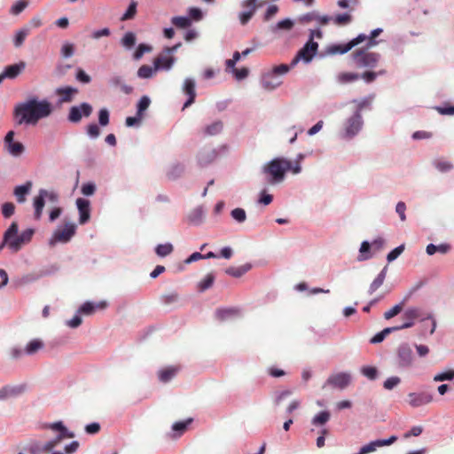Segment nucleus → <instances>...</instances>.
Listing matches in <instances>:
<instances>
[{"label": "nucleus", "mask_w": 454, "mask_h": 454, "mask_svg": "<svg viewBox=\"0 0 454 454\" xmlns=\"http://www.w3.org/2000/svg\"><path fill=\"white\" fill-rule=\"evenodd\" d=\"M337 82L340 84L354 82L360 79V74L353 72H342L337 75Z\"/></svg>", "instance_id": "nucleus-38"}, {"label": "nucleus", "mask_w": 454, "mask_h": 454, "mask_svg": "<svg viewBox=\"0 0 454 454\" xmlns=\"http://www.w3.org/2000/svg\"><path fill=\"white\" fill-rule=\"evenodd\" d=\"M401 382V379L398 376H392L387 378L384 383L383 387L387 390H392L396 387Z\"/></svg>", "instance_id": "nucleus-60"}, {"label": "nucleus", "mask_w": 454, "mask_h": 454, "mask_svg": "<svg viewBox=\"0 0 454 454\" xmlns=\"http://www.w3.org/2000/svg\"><path fill=\"white\" fill-rule=\"evenodd\" d=\"M223 127V125L221 121H215L205 127L204 134L207 136H215L222 131Z\"/></svg>", "instance_id": "nucleus-44"}, {"label": "nucleus", "mask_w": 454, "mask_h": 454, "mask_svg": "<svg viewBox=\"0 0 454 454\" xmlns=\"http://www.w3.org/2000/svg\"><path fill=\"white\" fill-rule=\"evenodd\" d=\"M231 216L238 223H243L247 220V213L241 207H236L231 211Z\"/></svg>", "instance_id": "nucleus-53"}, {"label": "nucleus", "mask_w": 454, "mask_h": 454, "mask_svg": "<svg viewBox=\"0 0 454 454\" xmlns=\"http://www.w3.org/2000/svg\"><path fill=\"white\" fill-rule=\"evenodd\" d=\"M301 20L305 22H309L311 20H317L321 25H326L332 20V18L327 15H319L317 12H312L304 14Z\"/></svg>", "instance_id": "nucleus-35"}, {"label": "nucleus", "mask_w": 454, "mask_h": 454, "mask_svg": "<svg viewBox=\"0 0 454 454\" xmlns=\"http://www.w3.org/2000/svg\"><path fill=\"white\" fill-rule=\"evenodd\" d=\"M196 83L194 79L192 78H185L183 83L182 90L188 97L187 100L184 102L183 109L189 107L195 101L196 98V90H195Z\"/></svg>", "instance_id": "nucleus-19"}, {"label": "nucleus", "mask_w": 454, "mask_h": 454, "mask_svg": "<svg viewBox=\"0 0 454 454\" xmlns=\"http://www.w3.org/2000/svg\"><path fill=\"white\" fill-rule=\"evenodd\" d=\"M152 51H153V47L150 44L140 43V44H138L135 52L133 53V59L135 60H139L140 59H142L144 54L149 53Z\"/></svg>", "instance_id": "nucleus-51"}, {"label": "nucleus", "mask_w": 454, "mask_h": 454, "mask_svg": "<svg viewBox=\"0 0 454 454\" xmlns=\"http://www.w3.org/2000/svg\"><path fill=\"white\" fill-rule=\"evenodd\" d=\"M291 67L281 64L274 67L271 70L265 72L261 78V85L267 91H272L282 84L281 76L287 74Z\"/></svg>", "instance_id": "nucleus-6"}, {"label": "nucleus", "mask_w": 454, "mask_h": 454, "mask_svg": "<svg viewBox=\"0 0 454 454\" xmlns=\"http://www.w3.org/2000/svg\"><path fill=\"white\" fill-rule=\"evenodd\" d=\"M373 255H374V252L372 251L370 242L367 240L363 241L360 245L357 261L358 262L367 261V260H370L371 258H372Z\"/></svg>", "instance_id": "nucleus-30"}, {"label": "nucleus", "mask_w": 454, "mask_h": 454, "mask_svg": "<svg viewBox=\"0 0 454 454\" xmlns=\"http://www.w3.org/2000/svg\"><path fill=\"white\" fill-rule=\"evenodd\" d=\"M108 85L112 88H120L125 94H130L133 88L124 82L122 76L119 74H112L108 79Z\"/></svg>", "instance_id": "nucleus-23"}, {"label": "nucleus", "mask_w": 454, "mask_h": 454, "mask_svg": "<svg viewBox=\"0 0 454 454\" xmlns=\"http://www.w3.org/2000/svg\"><path fill=\"white\" fill-rule=\"evenodd\" d=\"M26 391V385H6L0 388V401L15 398Z\"/></svg>", "instance_id": "nucleus-18"}, {"label": "nucleus", "mask_w": 454, "mask_h": 454, "mask_svg": "<svg viewBox=\"0 0 454 454\" xmlns=\"http://www.w3.org/2000/svg\"><path fill=\"white\" fill-rule=\"evenodd\" d=\"M171 23L178 28H187L192 25V20L186 16H175L171 19Z\"/></svg>", "instance_id": "nucleus-46"}, {"label": "nucleus", "mask_w": 454, "mask_h": 454, "mask_svg": "<svg viewBox=\"0 0 454 454\" xmlns=\"http://www.w3.org/2000/svg\"><path fill=\"white\" fill-rule=\"evenodd\" d=\"M31 188L32 183L30 181L15 187L13 193L19 203H24L26 201V196L29 193Z\"/></svg>", "instance_id": "nucleus-29"}, {"label": "nucleus", "mask_w": 454, "mask_h": 454, "mask_svg": "<svg viewBox=\"0 0 454 454\" xmlns=\"http://www.w3.org/2000/svg\"><path fill=\"white\" fill-rule=\"evenodd\" d=\"M137 2L135 1H131L127 11L125 12V13L122 15L121 17V20H131L134 18V16L136 15L137 13Z\"/></svg>", "instance_id": "nucleus-59"}, {"label": "nucleus", "mask_w": 454, "mask_h": 454, "mask_svg": "<svg viewBox=\"0 0 454 454\" xmlns=\"http://www.w3.org/2000/svg\"><path fill=\"white\" fill-rule=\"evenodd\" d=\"M28 452L30 454H42L43 452H46L44 450V444H41L36 441H32L28 446Z\"/></svg>", "instance_id": "nucleus-62"}, {"label": "nucleus", "mask_w": 454, "mask_h": 454, "mask_svg": "<svg viewBox=\"0 0 454 454\" xmlns=\"http://www.w3.org/2000/svg\"><path fill=\"white\" fill-rule=\"evenodd\" d=\"M192 419H188L185 421H178L173 424L172 430L176 433V436H180L187 429L188 426L192 423Z\"/></svg>", "instance_id": "nucleus-52"}, {"label": "nucleus", "mask_w": 454, "mask_h": 454, "mask_svg": "<svg viewBox=\"0 0 454 454\" xmlns=\"http://www.w3.org/2000/svg\"><path fill=\"white\" fill-rule=\"evenodd\" d=\"M287 171L294 175L301 172V167L298 164H290V160L284 157H277L266 162L262 167V173L266 176V181L270 184L282 183Z\"/></svg>", "instance_id": "nucleus-2"}, {"label": "nucleus", "mask_w": 454, "mask_h": 454, "mask_svg": "<svg viewBox=\"0 0 454 454\" xmlns=\"http://www.w3.org/2000/svg\"><path fill=\"white\" fill-rule=\"evenodd\" d=\"M367 35L364 34H360L348 43L345 44H333L327 48V52L332 55L335 54H344L349 51L353 47L358 45L359 43L365 41Z\"/></svg>", "instance_id": "nucleus-14"}, {"label": "nucleus", "mask_w": 454, "mask_h": 454, "mask_svg": "<svg viewBox=\"0 0 454 454\" xmlns=\"http://www.w3.org/2000/svg\"><path fill=\"white\" fill-rule=\"evenodd\" d=\"M43 429H51L53 432L58 433L57 435L44 443V450L51 451L56 446H58L64 439H71L74 437V434L69 431L62 421H56L53 423H45L42 425Z\"/></svg>", "instance_id": "nucleus-8"}, {"label": "nucleus", "mask_w": 454, "mask_h": 454, "mask_svg": "<svg viewBox=\"0 0 454 454\" xmlns=\"http://www.w3.org/2000/svg\"><path fill=\"white\" fill-rule=\"evenodd\" d=\"M364 123L363 115L353 113L343 120L338 131L339 137L345 141L352 140L362 131Z\"/></svg>", "instance_id": "nucleus-5"}, {"label": "nucleus", "mask_w": 454, "mask_h": 454, "mask_svg": "<svg viewBox=\"0 0 454 454\" xmlns=\"http://www.w3.org/2000/svg\"><path fill=\"white\" fill-rule=\"evenodd\" d=\"M159 61H153V67L148 65L141 66L137 70V76L141 79L152 78L157 72V64Z\"/></svg>", "instance_id": "nucleus-32"}, {"label": "nucleus", "mask_w": 454, "mask_h": 454, "mask_svg": "<svg viewBox=\"0 0 454 454\" xmlns=\"http://www.w3.org/2000/svg\"><path fill=\"white\" fill-rule=\"evenodd\" d=\"M27 6V2L26 0H20L16 2L11 8V13L13 15H18L22 12Z\"/></svg>", "instance_id": "nucleus-64"}, {"label": "nucleus", "mask_w": 454, "mask_h": 454, "mask_svg": "<svg viewBox=\"0 0 454 454\" xmlns=\"http://www.w3.org/2000/svg\"><path fill=\"white\" fill-rule=\"evenodd\" d=\"M43 348L44 342L41 339H33L27 343L24 352L27 356H34Z\"/></svg>", "instance_id": "nucleus-28"}, {"label": "nucleus", "mask_w": 454, "mask_h": 454, "mask_svg": "<svg viewBox=\"0 0 454 454\" xmlns=\"http://www.w3.org/2000/svg\"><path fill=\"white\" fill-rule=\"evenodd\" d=\"M215 281V275L213 273H208L206 275L204 279H202L199 284V289L200 292H204L209 287L212 286Z\"/></svg>", "instance_id": "nucleus-57"}, {"label": "nucleus", "mask_w": 454, "mask_h": 454, "mask_svg": "<svg viewBox=\"0 0 454 454\" xmlns=\"http://www.w3.org/2000/svg\"><path fill=\"white\" fill-rule=\"evenodd\" d=\"M153 61H159L157 66V71L166 70L168 71L172 68L175 64L176 59L171 56L160 55Z\"/></svg>", "instance_id": "nucleus-31"}, {"label": "nucleus", "mask_w": 454, "mask_h": 454, "mask_svg": "<svg viewBox=\"0 0 454 454\" xmlns=\"http://www.w3.org/2000/svg\"><path fill=\"white\" fill-rule=\"evenodd\" d=\"M77 93L78 90L70 86L60 87L56 90V94L59 96V103L71 102L73 100L74 96Z\"/></svg>", "instance_id": "nucleus-25"}, {"label": "nucleus", "mask_w": 454, "mask_h": 454, "mask_svg": "<svg viewBox=\"0 0 454 454\" xmlns=\"http://www.w3.org/2000/svg\"><path fill=\"white\" fill-rule=\"evenodd\" d=\"M75 203L79 212V223L80 224H85L90 218V203L88 200L82 198H78Z\"/></svg>", "instance_id": "nucleus-21"}, {"label": "nucleus", "mask_w": 454, "mask_h": 454, "mask_svg": "<svg viewBox=\"0 0 454 454\" xmlns=\"http://www.w3.org/2000/svg\"><path fill=\"white\" fill-rule=\"evenodd\" d=\"M453 379H454V371L453 370L440 372L434 376V380L436 382L445 381V380H452Z\"/></svg>", "instance_id": "nucleus-63"}, {"label": "nucleus", "mask_w": 454, "mask_h": 454, "mask_svg": "<svg viewBox=\"0 0 454 454\" xmlns=\"http://www.w3.org/2000/svg\"><path fill=\"white\" fill-rule=\"evenodd\" d=\"M241 6L245 8V10L239 14V20L242 25H246L255 13L257 6L250 5L245 2L241 3Z\"/></svg>", "instance_id": "nucleus-27"}, {"label": "nucleus", "mask_w": 454, "mask_h": 454, "mask_svg": "<svg viewBox=\"0 0 454 454\" xmlns=\"http://www.w3.org/2000/svg\"><path fill=\"white\" fill-rule=\"evenodd\" d=\"M450 247L448 244H440V245H434V244H428L427 246L426 251L427 254L429 255H433L435 253L440 254H446L450 251Z\"/></svg>", "instance_id": "nucleus-41"}, {"label": "nucleus", "mask_w": 454, "mask_h": 454, "mask_svg": "<svg viewBox=\"0 0 454 454\" xmlns=\"http://www.w3.org/2000/svg\"><path fill=\"white\" fill-rule=\"evenodd\" d=\"M74 54V44L70 42L63 43L60 49V55L64 59H69Z\"/></svg>", "instance_id": "nucleus-54"}, {"label": "nucleus", "mask_w": 454, "mask_h": 454, "mask_svg": "<svg viewBox=\"0 0 454 454\" xmlns=\"http://www.w3.org/2000/svg\"><path fill=\"white\" fill-rule=\"evenodd\" d=\"M406 300H403L400 303L395 304L394 307H392L390 309L387 310L384 313V318L386 320H389L398 315L403 309Z\"/></svg>", "instance_id": "nucleus-49"}, {"label": "nucleus", "mask_w": 454, "mask_h": 454, "mask_svg": "<svg viewBox=\"0 0 454 454\" xmlns=\"http://www.w3.org/2000/svg\"><path fill=\"white\" fill-rule=\"evenodd\" d=\"M59 200V193L53 190L40 189L38 194L34 197V218L40 220L43 215V207L46 201L50 203H58Z\"/></svg>", "instance_id": "nucleus-9"}, {"label": "nucleus", "mask_w": 454, "mask_h": 454, "mask_svg": "<svg viewBox=\"0 0 454 454\" xmlns=\"http://www.w3.org/2000/svg\"><path fill=\"white\" fill-rule=\"evenodd\" d=\"M205 216V212L202 207H197L188 215V221L193 225H200L202 223Z\"/></svg>", "instance_id": "nucleus-34"}, {"label": "nucleus", "mask_w": 454, "mask_h": 454, "mask_svg": "<svg viewBox=\"0 0 454 454\" xmlns=\"http://www.w3.org/2000/svg\"><path fill=\"white\" fill-rule=\"evenodd\" d=\"M317 43L314 42V40H309L297 52L296 56L291 61L289 66L294 67L300 60H302L304 63H309L317 54Z\"/></svg>", "instance_id": "nucleus-11"}, {"label": "nucleus", "mask_w": 454, "mask_h": 454, "mask_svg": "<svg viewBox=\"0 0 454 454\" xmlns=\"http://www.w3.org/2000/svg\"><path fill=\"white\" fill-rule=\"evenodd\" d=\"M173 246L170 243L160 244L155 247V253L160 257H165L173 252Z\"/></svg>", "instance_id": "nucleus-55"}, {"label": "nucleus", "mask_w": 454, "mask_h": 454, "mask_svg": "<svg viewBox=\"0 0 454 454\" xmlns=\"http://www.w3.org/2000/svg\"><path fill=\"white\" fill-rule=\"evenodd\" d=\"M176 373V369L174 367H169V368L161 370L159 372V379L161 382L166 383V382L169 381L172 378H174Z\"/></svg>", "instance_id": "nucleus-56"}, {"label": "nucleus", "mask_w": 454, "mask_h": 454, "mask_svg": "<svg viewBox=\"0 0 454 454\" xmlns=\"http://www.w3.org/2000/svg\"><path fill=\"white\" fill-rule=\"evenodd\" d=\"M34 233L35 230L28 228L19 234V225L16 222H12L4 233V243H7L12 252L17 253L31 241Z\"/></svg>", "instance_id": "nucleus-3"}, {"label": "nucleus", "mask_w": 454, "mask_h": 454, "mask_svg": "<svg viewBox=\"0 0 454 454\" xmlns=\"http://www.w3.org/2000/svg\"><path fill=\"white\" fill-rule=\"evenodd\" d=\"M76 232V225L74 223H66L64 227L58 228L52 234V237L50 240L51 245H54L55 243H67L71 240V239L74 236Z\"/></svg>", "instance_id": "nucleus-12"}, {"label": "nucleus", "mask_w": 454, "mask_h": 454, "mask_svg": "<svg viewBox=\"0 0 454 454\" xmlns=\"http://www.w3.org/2000/svg\"><path fill=\"white\" fill-rule=\"evenodd\" d=\"M184 165L182 163H174L172 164L168 171L167 176L169 179H176L182 176L184 171Z\"/></svg>", "instance_id": "nucleus-39"}, {"label": "nucleus", "mask_w": 454, "mask_h": 454, "mask_svg": "<svg viewBox=\"0 0 454 454\" xmlns=\"http://www.w3.org/2000/svg\"><path fill=\"white\" fill-rule=\"evenodd\" d=\"M217 157V152L212 148H204L197 155V161L200 167L212 163Z\"/></svg>", "instance_id": "nucleus-22"}, {"label": "nucleus", "mask_w": 454, "mask_h": 454, "mask_svg": "<svg viewBox=\"0 0 454 454\" xmlns=\"http://www.w3.org/2000/svg\"><path fill=\"white\" fill-rule=\"evenodd\" d=\"M397 331V328H395V326L392 327H387L383 329L381 332L376 333L371 340L370 343L372 344H378L382 342L385 338L391 333H394Z\"/></svg>", "instance_id": "nucleus-42"}, {"label": "nucleus", "mask_w": 454, "mask_h": 454, "mask_svg": "<svg viewBox=\"0 0 454 454\" xmlns=\"http://www.w3.org/2000/svg\"><path fill=\"white\" fill-rule=\"evenodd\" d=\"M387 271V266H385L381 271L378 274L375 279L372 282L369 286L368 293L369 294H372L376 292L384 283Z\"/></svg>", "instance_id": "nucleus-33"}, {"label": "nucleus", "mask_w": 454, "mask_h": 454, "mask_svg": "<svg viewBox=\"0 0 454 454\" xmlns=\"http://www.w3.org/2000/svg\"><path fill=\"white\" fill-rule=\"evenodd\" d=\"M137 42L136 35L129 31L124 34L123 37L121 40V44L126 49V50H131Z\"/></svg>", "instance_id": "nucleus-43"}, {"label": "nucleus", "mask_w": 454, "mask_h": 454, "mask_svg": "<svg viewBox=\"0 0 454 454\" xmlns=\"http://www.w3.org/2000/svg\"><path fill=\"white\" fill-rule=\"evenodd\" d=\"M396 365L399 369H409L413 365L414 356L408 343H402L396 349Z\"/></svg>", "instance_id": "nucleus-10"}, {"label": "nucleus", "mask_w": 454, "mask_h": 454, "mask_svg": "<svg viewBox=\"0 0 454 454\" xmlns=\"http://www.w3.org/2000/svg\"><path fill=\"white\" fill-rule=\"evenodd\" d=\"M362 374L371 380H373L378 376V370L373 366H364L361 369Z\"/></svg>", "instance_id": "nucleus-61"}, {"label": "nucleus", "mask_w": 454, "mask_h": 454, "mask_svg": "<svg viewBox=\"0 0 454 454\" xmlns=\"http://www.w3.org/2000/svg\"><path fill=\"white\" fill-rule=\"evenodd\" d=\"M252 268V265L250 263H245L239 267H229L225 270L226 274L234 277V278H240L244 274H246L247 271H249Z\"/></svg>", "instance_id": "nucleus-36"}, {"label": "nucleus", "mask_w": 454, "mask_h": 454, "mask_svg": "<svg viewBox=\"0 0 454 454\" xmlns=\"http://www.w3.org/2000/svg\"><path fill=\"white\" fill-rule=\"evenodd\" d=\"M150 104L151 99L148 96L141 97L137 105V114L143 117L144 113L148 109Z\"/></svg>", "instance_id": "nucleus-50"}, {"label": "nucleus", "mask_w": 454, "mask_h": 454, "mask_svg": "<svg viewBox=\"0 0 454 454\" xmlns=\"http://www.w3.org/2000/svg\"><path fill=\"white\" fill-rule=\"evenodd\" d=\"M15 133L12 130L7 132L4 137V148L13 157H20L25 151V146L20 142L14 141Z\"/></svg>", "instance_id": "nucleus-16"}, {"label": "nucleus", "mask_w": 454, "mask_h": 454, "mask_svg": "<svg viewBox=\"0 0 454 454\" xmlns=\"http://www.w3.org/2000/svg\"><path fill=\"white\" fill-rule=\"evenodd\" d=\"M107 306L106 301H99L98 303H94L91 301L84 302L78 309V313L84 315H91L95 312L97 309H103Z\"/></svg>", "instance_id": "nucleus-26"}, {"label": "nucleus", "mask_w": 454, "mask_h": 454, "mask_svg": "<svg viewBox=\"0 0 454 454\" xmlns=\"http://www.w3.org/2000/svg\"><path fill=\"white\" fill-rule=\"evenodd\" d=\"M91 113L92 106L89 103L83 102L70 108L67 119L73 123H78L83 116L89 117Z\"/></svg>", "instance_id": "nucleus-15"}, {"label": "nucleus", "mask_w": 454, "mask_h": 454, "mask_svg": "<svg viewBox=\"0 0 454 454\" xmlns=\"http://www.w3.org/2000/svg\"><path fill=\"white\" fill-rule=\"evenodd\" d=\"M434 395L429 391L411 392L407 395V403L412 408H419L431 403Z\"/></svg>", "instance_id": "nucleus-13"}, {"label": "nucleus", "mask_w": 454, "mask_h": 454, "mask_svg": "<svg viewBox=\"0 0 454 454\" xmlns=\"http://www.w3.org/2000/svg\"><path fill=\"white\" fill-rule=\"evenodd\" d=\"M52 113L51 104L46 100H38L33 97L14 106L13 117L17 125L35 126Z\"/></svg>", "instance_id": "nucleus-1"}, {"label": "nucleus", "mask_w": 454, "mask_h": 454, "mask_svg": "<svg viewBox=\"0 0 454 454\" xmlns=\"http://www.w3.org/2000/svg\"><path fill=\"white\" fill-rule=\"evenodd\" d=\"M330 412L327 411H323L317 413L313 419L311 423L314 426H324L326 424L330 419Z\"/></svg>", "instance_id": "nucleus-48"}, {"label": "nucleus", "mask_w": 454, "mask_h": 454, "mask_svg": "<svg viewBox=\"0 0 454 454\" xmlns=\"http://www.w3.org/2000/svg\"><path fill=\"white\" fill-rule=\"evenodd\" d=\"M293 27L294 21L291 19H285L277 22L270 29L273 33H277L279 30H291Z\"/></svg>", "instance_id": "nucleus-45"}, {"label": "nucleus", "mask_w": 454, "mask_h": 454, "mask_svg": "<svg viewBox=\"0 0 454 454\" xmlns=\"http://www.w3.org/2000/svg\"><path fill=\"white\" fill-rule=\"evenodd\" d=\"M26 66L24 61H20L19 63L5 67L4 71L0 74V84L5 79H16L25 70Z\"/></svg>", "instance_id": "nucleus-17"}, {"label": "nucleus", "mask_w": 454, "mask_h": 454, "mask_svg": "<svg viewBox=\"0 0 454 454\" xmlns=\"http://www.w3.org/2000/svg\"><path fill=\"white\" fill-rule=\"evenodd\" d=\"M370 48L367 45L365 48L356 50L351 54L352 60L357 68L372 69L378 66L381 56L378 52L370 51Z\"/></svg>", "instance_id": "nucleus-7"}, {"label": "nucleus", "mask_w": 454, "mask_h": 454, "mask_svg": "<svg viewBox=\"0 0 454 454\" xmlns=\"http://www.w3.org/2000/svg\"><path fill=\"white\" fill-rule=\"evenodd\" d=\"M403 317L404 319L403 324L398 326H395V328H397V331L412 327L416 320H419L420 322L431 320L429 334L432 335L435 332L436 320L434 319L433 314L426 313L421 308H407L403 314Z\"/></svg>", "instance_id": "nucleus-4"}, {"label": "nucleus", "mask_w": 454, "mask_h": 454, "mask_svg": "<svg viewBox=\"0 0 454 454\" xmlns=\"http://www.w3.org/2000/svg\"><path fill=\"white\" fill-rule=\"evenodd\" d=\"M374 98L375 95L370 94L361 99L352 100V102L356 104V109L353 113H358L359 114H362L364 110H371Z\"/></svg>", "instance_id": "nucleus-24"}, {"label": "nucleus", "mask_w": 454, "mask_h": 454, "mask_svg": "<svg viewBox=\"0 0 454 454\" xmlns=\"http://www.w3.org/2000/svg\"><path fill=\"white\" fill-rule=\"evenodd\" d=\"M351 381V375L348 372H339L331 375L326 380V384H329L334 387L344 389L347 387Z\"/></svg>", "instance_id": "nucleus-20"}, {"label": "nucleus", "mask_w": 454, "mask_h": 454, "mask_svg": "<svg viewBox=\"0 0 454 454\" xmlns=\"http://www.w3.org/2000/svg\"><path fill=\"white\" fill-rule=\"evenodd\" d=\"M386 74V69H380L379 71H365L362 74H360V78L363 79L366 83H372L379 76L385 75Z\"/></svg>", "instance_id": "nucleus-40"}, {"label": "nucleus", "mask_w": 454, "mask_h": 454, "mask_svg": "<svg viewBox=\"0 0 454 454\" xmlns=\"http://www.w3.org/2000/svg\"><path fill=\"white\" fill-rule=\"evenodd\" d=\"M239 315V309L237 308H224V309H218L215 311V317L219 320H226L228 318H231L234 316Z\"/></svg>", "instance_id": "nucleus-37"}, {"label": "nucleus", "mask_w": 454, "mask_h": 454, "mask_svg": "<svg viewBox=\"0 0 454 454\" xmlns=\"http://www.w3.org/2000/svg\"><path fill=\"white\" fill-rule=\"evenodd\" d=\"M29 34V29L27 28V27H23L20 30H18L14 35V38H13V44L15 47L19 48L20 47L25 39L27 38V36Z\"/></svg>", "instance_id": "nucleus-47"}, {"label": "nucleus", "mask_w": 454, "mask_h": 454, "mask_svg": "<svg viewBox=\"0 0 454 454\" xmlns=\"http://www.w3.org/2000/svg\"><path fill=\"white\" fill-rule=\"evenodd\" d=\"M110 121V113L107 108H101L98 111V123L102 127H106Z\"/></svg>", "instance_id": "nucleus-58"}]
</instances>
